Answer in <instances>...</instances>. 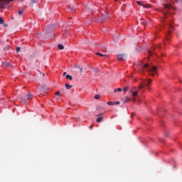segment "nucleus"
I'll use <instances>...</instances> for the list:
<instances>
[{
	"mask_svg": "<svg viewBox=\"0 0 182 182\" xmlns=\"http://www.w3.org/2000/svg\"><path fill=\"white\" fill-rule=\"evenodd\" d=\"M90 129H93V125L90 126Z\"/></svg>",
	"mask_w": 182,
	"mask_h": 182,
	"instance_id": "obj_35",
	"label": "nucleus"
},
{
	"mask_svg": "<svg viewBox=\"0 0 182 182\" xmlns=\"http://www.w3.org/2000/svg\"><path fill=\"white\" fill-rule=\"evenodd\" d=\"M92 72H94V73H97L99 72V68H93Z\"/></svg>",
	"mask_w": 182,
	"mask_h": 182,
	"instance_id": "obj_20",
	"label": "nucleus"
},
{
	"mask_svg": "<svg viewBox=\"0 0 182 182\" xmlns=\"http://www.w3.org/2000/svg\"><path fill=\"white\" fill-rule=\"evenodd\" d=\"M75 68H78V69H80V73H82V72H83V68H82L79 65H75Z\"/></svg>",
	"mask_w": 182,
	"mask_h": 182,
	"instance_id": "obj_16",
	"label": "nucleus"
},
{
	"mask_svg": "<svg viewBox=\"0 0 182 182\" xmlns=\"http://www.w3.org/2000/svg\"><path fill=\"white\" fill-rule=\"evenodd\" d=\"M114 105H120V102L119 101L114 102Z\"/></svg>",
	"mask_w": 182,
	"mask_h": 182,
	"instance_id": "obj_28",
	"label": "nucleus"
},
{
	"mask_svg": "<svg viewBox=\"0 0 182 182\" xmlns=\"http://www.w3.org/2000/svg\"><path fill=\"white\" fill-rule=\"evenodd\" d=\"M149 55H153V53L151 51H148Z\"/></svg>",
	"mask_w": 182,
	"mask_h": 182,
	"instance_id": "obj_29",
	"label": "nucleus"
},
{
	"mask_svg": "<svg viewBox=\"0 0 182 182\" xmlns=\"http://www.w3.org/2000/svg\"><path fill=\"white\" fill-rule=\"evenodd\" d=\"M127 58V55L126 54H118L117 60H124Z\"/></svg>",
	"mask_w": 182,
	"mask_h": 182,
	"instance_id": "obj_5",
	"label": "nucleus"
},
{
	"mask_svg": "<svg viewBox=\"0 0 182 182\" xmlns=\"http://www.w3.org/2000/svg\"><path fill=\"white\" fill-rule=\"evenodd\" d=\"M102 114H98V115H97V116H102Z\"/></svg>",
	"mask_w": 182,
	"mask_h": 182,
	"instance_id": "obj_38",
	"label": "nucleus"
},
{
	"mask_svg": "<svg viewBox=\"0 0 182 182\" xmlns=\"http://www.w3.org/2000/svg\"><path fill=\"white\" fill-rule=\"evenodd\" d=\"M58 48L60 49V50H63V49H65V46H63L62 44H58Z\"/></svg>",
	"mask_w": 182,
	"mask_h": 182,
	"instance_id": "obj_8",
	"label": "nucleus"
},
{
	"mask_svg": "<svg viewBox=\"0 0 182 182\" xmlns=\"http://www.w3.org/2000/svg\"><path fill=\"white\" fill-rule=\"evenodd\" d=\"M36 1L35 0H32V4H35Z\"/></svg>",
	"mask_w": 182,
	"mask_h": 182,
	"instance_id": "obj_32",
	"label": "nucleus"
},
{
	"mask_svg": "<svg viewBox=\"0 0 182 182\" xmlns=\"http://www.w3.org/2000/svg\"><path fill=\"white\" fill-rule=\"evenodd\" d=\"M137 95H139V92L137 91L132 92V96H134V97H137Z\"/></svg>",
	"mask_w": 182,
	"mask_h": 182,
	"instance_id": "obj_14",
	"label": "nucleus"
},
{
	"mask_svg": "<svg viewBox=\"0 0 182 182\" xmlns=\"http://www.w3.org/2000/svg\"><path fill=\"white\" fill-rule=\"evenodd\" d=\"M129 90L130 93H133V92H134V90H136V87H129Z\"/></svg>",
	"mask_w": 182,
	"mask_h": 182,
	"instance_id": "obj_10",
	"label": "nucleus"
},
{
	"mask_svg": "<svg viewBox=\"0 0 182 182\" xmlns=\"http://www.w3.org/2000/svg\"><path fill=\"white\" fill-rule=\"evenodd\" d=\"M126 102H130V98L129 97H126L124 103H126Z\"/></svg>",
	"mask_w": 182,
	"mask_h": 182,
	"instance_id": "obj_25",
	"label": "nucleus"
},
{
	"mask_svg": "<svg viewBox=\"0 0 182 182\" xmlns=\"http://www.w3.org/2000/svg\"><path fill=\"white\" fill-rule=\"evenodd\" d=\"M21 100L23 103H26V102H28V100H32V94L28 93L27 95V98L25 97H21Z\"/></svg>",
	"mask_w": 182,
	"mask_h": 182,
	"instance_id": "obj_4",
	"label": "nucleus"
},
{
	"mask_svg": "<svg viewBox=\"0 0 182 182\" xmlns=\"http://www.w3.org/2000/svg\"><path fill=\"white\" fill-rule=\"evenodd\" d=\"M66 79H68L69 80H73V77L70 75H67L65 76Z\"/></svg>",
	"mask_w": 182,
	"mask_h": 182,
	"instance_id": "obj_12",
	"label": "nucleus"
},
{
	"mask_svg": "<svg viewBox=\"0 0 182 182\" xmlns=\"http://www.w3.org/2000/svg\"><path fill=\"white\" fill-rule=\"evenodd\" d=\"M66 89L69 90V89H72V85H69V84H65V85Z\"/></svg>",
	"mask_w": 182,
	"mask_h": 182,
	"instance_id": "obj_17",
	"label": "nucleus"
},
{
	"mask_svg": "<svg viewBox=\"0 0 182 182\" xmlns=\"http://www.w3.org/2000/svg\"><path fill=\"white\" fill-rule=\"evenodd\" d=\"M137 66H139V70L140 72H144L145 70H147L151 76L157 75V67L156 66L149 65L148 63H145L144 65L139 63L137 64Z\"/></svg>",
	"mask_w": 182,
	"mask_h": 182,
	"instance_id": "obj_1",
	"label": "nucleus"
},
{
	"mask_svg": "<svg viewBox=\"0 0 182 182\" xmlns=\"http://www.w3.org/2000/svg\"><path fill=\"white\" fill-rule=\"evenodd\" d=\"M4 28H6V27L8 26V24L4 23Z\"/></svg>",
	"mask_w": 182,
	"mask_h": 182,
	"instance_id": "obj_30",
	"label": "nucleus"
},
{
	"mask_svg": "<svg viewBox=\"0 0 182 182\" xmlns=\"http://www.w3.org/2000/svg\"><path fill=\"white\" fill-rule=\"evenodd\" d=\"M94 97H95V99L96 100H99V99H100V98L102 97V95H96Z\"/></svg>",
	"mask_w": 182,
	"mask_h": 182,
	"instance_id": "obj_15",
	"label": "nucleus"
},
{
	"mask_svg": "<svg viewBox=\"0 0 182 182\" xmlns=\"http://www.w3.org/2000/svg\"><path fill=\"white\" fill-rule=\"evenodd\" d=\"M170 9H173V6H171L170 4H164V11L162 12L164 18H167L166 14H167V11H170Z\"/></svg>",
	"mask_w": 182,
	"mask_h": 182,
	"instance_id": "obj_3",
	"label": "nucleus"
},
{
	"mask_svg": "<svg viewBox=\"0 0 182 182\" xmlns=\"http://www.w3.org/2000/svg\"><path fill=\"white\" fill-rule=\"evenodd\" d=\"M168 28L170 29L168 31L169 33L171 32V31H173V29H174V28L173 27V25H171V24H168Z\"/></svg>",
	"mask_w": 182,
	"mask_h": 182,
	"instance_id": "obj_9",
	"label": "nucleus"
},
{
	"mask_svg": "<svg viewBox=\"0 0 182 182\" xmlns=\"http://www.w3.org/2000/svg\"><path fill=\"white\" fill-rule=\"evenodd\" d=\"M107 105H108L109 106H113V105H114V102H108Z\"/></svg>",
	"mask_w": 182,
	"mask_h": 182,
	"instance_id": "obj_21",
	"label": "nucleus"
},
{
	"mask_svg": "<svg viewBox=\"0 0 182 182\" xmlns=\"http://www.w3.org/2000/svg\"><path fill=\"white\" fill-rule=\"evenodd\" d=\"M18 15H22V14H23V11H22L21 10H19L18 11Z\"/></svg>",
	"mask_w": 182,
	"mask_h": 182,
	"instance_id": "obj_24",
	"label": "nucleus"
},
{
	"mask_svg": "<svg viewBox=\"0 0 182 182\" xmlns=\"http://www.w3.org/2000/svg\"><path fill=\"white\" fill-rule=\"evenodd\" d=\"M16 53H19V50H21V48L16 47Z\"/></svg>",
	"mask_w": 182,
	"mask_h": 182,
	"instance_id": "obj_23",
	"label": "nucleus"
},
{
	"mask_svg": "<svg viewBox=\"0 0 182 182\" xmlns=\"http://www.w3.org/2000/svg\"><path fill=\"white\" fill-rule=\"evenodd\" d=\"M4 66H5L6 68H14V66H13L11 63H9L5 62V63H4Z\"/></svg>",
	"mask_w": 182,
	"mask_h": 182,
	"instance_id": "obj_7",
	"label": "nucleus"
},
{
	"mask_svg": "<svg viewBox=\"0 0 182 182\" xmlns=\"http://www.w3.org/2000/svg\"><path fill=\"white\" fill-rule=\"evenodd\" d=\"M55 95H56V96H59V95H60V92L57 91V92H55Z\"/></svg>",
	"mask_w": 182,
	"mask_h": 182,
	"instance_id": "obj_27",
	"label": "nucleus"
},
{
	"mask_svg": "<svg viewBox=\"0 0 182 182\" xmlns=\"http://www.w3.org/2000/svg\"><path fill=\"white\" fill-rule=\"evenodd\" d=\"M107 18H108L107 16H103L102 18H101V22H105V21H106Z\"/></svg>",
	"mask_w": 182,
	"mask_h": 182,
	"instance_id": "obj_11",
	"label": "nucleus"
},
{
	"mask_svg": "<svg viewBox=\"0 0 182 182\" xmlns=\"http://www.w3.org/2000/svg\"><path fill=\"white\" fill-rule=\"evenodd\" d=\"M129 86L125 87L124 88V90H123L124 92L126 93V92H127V90H129Z\"/></svg>",
	"mask_w": 182,
	"mask_h": 182,
	"instance_id": "obj_19",
	"label": "nucleus"
},
{
	"mask_svg": "<svg viewBox=\"0 0 182 182\" xmlns=\"http://www.w3.org/2000/svg\"><path fill=\"white\" fill-rule=\"evenodd\" d=\"M150 86H151V80L143 81L142 83L139 86V90L143 89V87H147L150 89Z\"/></svg>",
	"mask_w": 182,
	"mask_h": 182,
	"instance_id": "obj_2",
	"label": "nucleus"
},
{
	"mask_svg": "<svg viewBox=\"0 0 182 182\" xmlns=\"http://www.w3.org/2000/svg\"><path fill=\"white\" fill-rule=\"evenodd\" d=\"M42 76L45 77V73H42Z\"/></svg>",
	"mask_w": 182,
	"mask_h": 182,
	"instance_id": "obj_36",
	"label": "nucleus"
},
{
	"mask_svg": "<svg viewBox=\"0 0 182 182\" xmlns=\"http://www.w3.org/2000/svg\"><path fill=\"white\" fill-rule=\"evenodd\" d=\"M47 31H50V27H48Z\"/></svg>",
	"mask_w": 182,
	"mask_h": 182,
	"instance_id": "obj_33",
	"label": "nucleus"
},
{
	"mask_svg": "<svg viewBox=\"0 0 182 182\" xmlns=\"http://www.w3.org/2000/svg\"><path fill=\"white\" fill-rule=\"evenodd\" d=\"M1 23H4V19H2V18H0V25H1Z\"/></svg>",
	"mask_w": 182,
	"mask_h": 182,
	"instance_id": "obj_26",
	"label": "nucleus"
},
{
	"mask_svg": "<svg viewBox=\"0 0 182 182\" xmlns=\"http://www.w3.org/2000/svg\"><path fill=\"white\" fill-rule=\"evenodd\" d=\"M103 120V117H100L97 119V123H101V122Z\"/></svg>",
	"mask_w": 182,
	"mask_h": 182,
	"instance_id": "obj_13",
	"label": "nucleus"
},
{
	"mask_svg": "<svg viewBox=\"0 0 182 182\" xmlns=\"http://www.w3.org/2000/svg\"><path fill=\"white\" fill-rule=\"evenodd\" d=\"M114 92H122V88H117L114 90Z\"/></svg>",
	"mask_w": 182,
	"mask_h": 182,
	"instance_id": "obj_22",
	"label": "nucleus"
},
{
	"mask_svg": "<svg viewBox=\"0 0 182 182\" xmlns=\"http://www.w3.org/2000/svg\"><path fill=\"white\" fill-rule=\"evenodd\" d=\"M66 75V72L63 73V76H65Z\"/></svg>",
	"mask_w": 182,
	"mask_h": 182,
	"instance_id": "obj_37",
	"label": "nucleus"
},
{
	"mask_svg": "<svg viewBox=\"0 0 182 182\" xmlns=\"http://www.w3.org/2000/svg\"><path fill=\"white\" fill-rule=\"evenodd\" d=\"M96 55H99L100 56H102V58H105L107 56L106 54H102L100 53H96Z\"/></svg>",
	"mask_w": 182,
	"mask_h": 182,
	"instance_id": "obj_18",
	"label": "nucleus"
},
{
	"mask_svg": "<svg viewBox=\"0 0 182 182\" xmlns=\"http://www.w3.org/2000/svg\"><path fill=\"white\" fill-rule=\"evenodd\" d=\"M70 11H73V7H70Z\"/></svg>",
	"mask_w": 182,
	"mask_h": 182,
	"instance_id": "obj_31",
	"label": "nucleus"
},
{
	"mask_svg": "<svg viewBox=\"0 0 182 182\" xmlns=\"http://www.w3.org/2000/svg\"><path fill=\"white\" fill-rule=\"evenodd\" d=\"M8 47H5L4 50H8Z\"/></svg>",
	"mask_w": 182,
	"mask_h": 182,
	"instance_id": "obj_34",
	"label": "nucleus"
},
{
	"mask_svg": "<svg viewBox=\"0 0 182 182\" xmlns=\"http://www.w3.org/2000/svg\"><path fill=\"white\" fill-rule=\"evenodd\" d=\"M136 4H138V5H139L140 6H143L144 8H150V5L149 4H143V2H141V1H136Z\"/></svg>",
	"mask_w": 182,
	"mask_h": 182,
	"instance_id": "obj_6",
	"label": "nucleus"
}]
</instances>
